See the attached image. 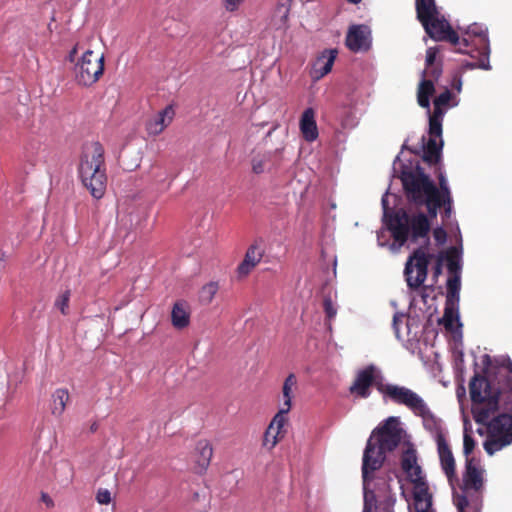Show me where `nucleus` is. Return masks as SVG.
Segmentation results:
<instances>
[{
    "label": "nucleus",
    "mask_w": 512,
    "mask_h": 512,
    "mask_svg": "<svg viewBox=\"0 0 512 512\" xmlns=\"http://www.w3.org/2000/svg\"><path fill=\"white\" fill-rule=\"evenodd\" d=\"M443 114H437L432 112L429 116V136L430 138H440L442 137V121Z\"/></svg>",
    "instance_id": "nucleus-30"
},
{
    "label": "nucleus",
    "mask_w": 512,
    "mask_h": 512,
    "mask_svg": "<svg viewBox=\"0 0 512 512\" xmlns=\"http://www.w3.org/2000/svg\"><path fill=\"white\" fill-rule=\"evenodd\" d=\"M398 319H399V318H398V316H397V315H394V317H393V325H394V327H396V326H397V324H398Z\"/></svg>",
    "instance_id": "nucleus-51"
},
{
    "label": "nucleus",
    "mask_w": 512,
    "mask_h": 512,
    "mask_svg": "<svg viewBox=\"0 0 512 512\" xmlns=\"http://www.w3.org/2000/svg\"><path fill=\"white\" fill-rule=\"evenodd\" d=\"M438 185L425 173L424 169L417 165L415 168L404 166L400 179L407 201L416 208H425L424 212L409 214L401 208L389 215L388 229L396 243L403 246L408 240L415 243L419 239H425L429 244L430 219L441 213L443 221H447L453 214V196L442 167L436 171ZM382 206L386 211L388 201L384 196ZM385 217H388L385 212ZM425 247H419L409 256L405 265V276L410 289H418L426 280L428 266L433 255L426 253Z\"/></svg>",
    "instance_id": "nucleus-1"
},
{
    "label": "nucleus",
    "mask_w": 512,
    "mask_h": 512,
    "mask_svg": "<svg viewBox=\"0 0 512 512\" xmlns=\"http://www.w3.org/2000/svg\"><path fill=\"white\" fill-rule=\"evenodd\" d=\"M289 411L290 410L286 408H279V411L275 414L268 426V435L272 434L274 431L278 432L279 435L281 434V430L287 422L286 414H288Z\"/></svg>",
    "instance_id": "nucleus-29"
},
{
    "label": "nucleus",
    "mask_w": 512,
    "mask_h": 512,
    "mask_svg": "<svg viewBox=\"0 0 512 512\" xmlns=\"http://www.w3.org/2000/svg\"><path fill=\"white\" fill-rule=\"evenodd\" d=\"M370 31L365 25H353L346 36V45L353 51L358 52L369 47Z\"/></svg>",
    "instance_id": "nucleus-14"
},
{
    "label": "nucleus",
    "mask_w": 512,
    "mask_h": 512,
    "mask_svg": "<svg viewBox=\"0 0 512 512\" xmlns=\"http://www.w3.org/2000/svg\"><path fill=\"white\" fill-rule=\"evenodd\" d=\"M443 259H444V255H443V253H440V255L438 256L436 263L433 267L434 281H437L438 277L442 274Z\"/></svg>",
    "instance_id": "nucleus-44"
},
{
    "label": "nucleus",
    "mask_w": 512,
    "mask_h": 512,
    "mask_svg": "<svg viewBox=\"0 0 512 512\" xmlns=\"http://www.w3.org/2000/svg\"><path fill=\"white\" fill-rule=\"evenodd\" d=\"M442 75V66L441 65H433L430 68H425L422 73L423 78L429 77L431 80L437 81Z\"/></svg>",
    "instance_id": "nucleus-38"
},
{
    "label": "nucleus",
    "mask_w": 512,
    "mask_h": 512,
    "mask_svg": "<svg viewBox=\"0 0 512 512\" xmlns=\"http://www.w3.org/2000/svg\"><path fill=\"white\" fill-rule=\"evenodd\" d=\"M291 1L292 0H287L288 4L282 3V4L278 5V7H277V11L282 12L281 19H282L283 23H286V21L288 19V15H289V11H290L289 6H290Z\"/></svg>",
    "instance_id": "nucleus-45"
},
{
    "label": "nucleus",
    "mask_w": 512,
    "mask_h": 512,
    "mask_svg": "<svg viewBox=\"0 0 512 512\" xmlns=\"http://www.w3.org/2000/svg\"><path fill=\"white\" fill-rule=\"evenodd\" d=\"M443 147V140L439 143L434 138H429L427 144L423 147V161L429 165H436L440 162Z\"/></svg>",
    "instance_id": "nucleus-21"
},
{
    "label": "nucleus",
    "mask_w": 512,
    "mask_h": 512,
    "mask_svg": "<svg viewBox=\"0 0 512 512\" xmlns=\"http://www.w3.org/2000/svg\"><path fill=\"white\" fill-rule=\"evenodd\" d=\"M70 295V290H65L57 297L55 301V307H57L63 315L68 313L67 310L69 307Z\"/></svg>",
    "instance_id": "nucleus-35"
},
{
    "label": "nucleus",
    "mask_w": 512,
    "mask_h": 512,
    "mask_svg": "<svg viewBox=\"0 0 512 512\" xmlns=\"http://www.w3.org/2000/svg\"><path fill=\"white\" fill-rule=\"evenodd\" d=\"M96 500L99 504L108 505L111 502V493L107 489H99Z\"/></svg>",
    "instance_id": "nucleus-42"
},
{
    "label": "nucleus",
    "mask_w": 512,
    "mask_h": 512,
    "mask_svg": "<svg viewBox=\"0 0 512 512\" xmlns=\"http://www.w3.org/2000/svg\"><path fill=\"white\" fill-rule=\"evenodd\" d=\"M152 177H153L154 181L157 183H163L166 180H169L168 184L166 186V189H168L170 187V185L173 181V178L170 177L168 172L159 165H154L152 167Z\"/></svg>",
    "instance_id": "nucleus-34"
},
{
    "label": "nucleus",
    "mask_w": 512,
    "mask_h": 512,
    "mask_svg": "<svg viewBox=\"0 0 512 512\" xmlns=\"http://www.w3.org/2000/svg\"><path fill=\"white\" fill-rule=\"evenodd\" d=\"M451 86L453 89L457 90L458 92L461 91V88H462V79L459 75H454L453 79H452V82H451Z\"/></svg>",
    "instance_id": "nucleus-47"
},
{
    "label": "nucleus",
    "mask_w": 512,
    "mask_h": 512,
    "mask_svg": "<svg viewBox=\"0 0 512 512\" xmlns=\"http://www.w3.org/2000/svg\"><path fill=\"white\" fill-rule=\"evenodd\" d=\"M279 127L278 123H275L273 127L267 132L266 137H270L272 133Z\"/></svg>",
    "instance_id": "nucleus-50"
},
{
    "label": "nucleus",
    "mask_w": 512,
    "mask_h": 512,
    "mask_svg": "<svg viewBox=\"0 0 512 512\" xmlns=\"http://www.w3.org/2000/svg\"><path fill=\"white\" fill-rule=\"evenodd\" d=\"M78 44H76L72 49L71 51L69 52L68 54V57H67V60L71 63H73L75 61V58H76V55H77V52H78Z\"/></svg>",
    "instance_id": "nucleus-49"
},
{
    "label": "nucleus",
    "mask_w": 512,
    "mask_h": 512,
    "mask_svg": "<svg viewBox=\"0 0 512 512\" xmlns=\"http://www.w3.org/2000/svg\"><path fill=\"white\" fill-rule=\"evenodd\" d=\"M433 237L438 245H443L447 240L446 230L439 226L433 230Z\"/></svg>",
    "instance_id": "nucleus-40"
},
{
    "label": "nucleus",
    "mask_w": 512,
    "mask_h": 512,
    "mask_svg": "<svg viewBox=\"0 0 512 512\" xmlns=\"http://www.w3.org/2000/svg\"><path fill=\"white\" fill-rule=\"evenodd\" d=\"M435 92L434 82L431 79L423 78L418 85L417 102L420 107L430 109V97Z\"/></svg>",
    "instance_id": "nucleus-22"
},
{
    "label": "nucleus",
    "mask_w": 512,
    "mask_h": 512,
    "mask_svg": "<svg viewBox=\"0 0 512 512\" xmlns=\"http://www.w3.org/2000/svg\"><path fill=\"white\" fill-rule=\"evenodd\" d=\"M457 306V302H445L444 314L441 319V323L447 330H452L454 327V322L459 318Z\"/></svg>",
    "instance_id": "nucleus-26"
},
{
    "label": "nucleus",
    "mask_w": 512,
    "mask_h": 512,
    "mask_svg": "<svg viewBox=\"0 0 512 512\" xmlns=\"http://www.w3.org/2000/svg\"><path fill=\"white\" fill-rule=\"evenodd\" d=\"M437 53H438V49L435 47H430L427 49L425 68H430L433 65H435Z\"/></svg>",
    "instance_id": "nucleus-43"
},
{
    "label": "nucleus",
    "mask_w": 512,
    "mask_h": 512,
    "mask_svg": "<svg viewBox=\"0 0 512 512\" xmlns=\"http://www.w3.org/2000/svg\"><path fill=\"white\" fill-rule=\"evenodd\" d=\"M483 491L484 470L474 458H466L460 492L453 494V501L458 512H481Z\"/></svg>",
    "instance_id": "nucleus-5"
},
{
    "label": "nucleus",
    "mask_w": 512,
    "mask_h": 512,
    "mask_svg": "<svg viewBox=\"0 0 512 512\" xmlns=\"http://www.w3.org/2000/svg\"><path fill=\"white\" fill-rule=\"evenodd\" d=\"M175 116V110L172 105H167L156 115L147 120L145 129L150 136L161 134L166 127L170 125Z\"/></svg>",
    "instance_id": "nucleus-12"
},
{
    "label": "nucleus",
    "mask_w": 512,
    "mask_h": 512,
    "mask_svg": "<svg viewBox=\"0 0 512 512\" xmlns=\"http://www.w3.org/2000/svg\"><path fill=\"white\" fill-rule=\"evenodd\" d=\"M437 449L441 467L449 482L452 483L453 479L456 477L455 459L445 437L441 433L437 435Z\"/></svg>",
    "instance_id": "nucleus-13"
},
{
    "label": "nucleus",
    "mask_w": 512,
    "mask_h": 512,
    "mask_svg": "<svg viewBox=\"0 0 512 512\" xmlns=\"http://www.w3.org/2000/svg\"><path fill=\"white\" fill-rule=\"evenodd\" d=\"M348 2L352 3V4H358L361 2V0H347Z\"/></svg>",
    "instance_id": "nucleus-52"
},
{
    "label": "nucleus",
    "mask_w": 512,
    "mask_h": 512,
    "mask_svg": "<svg viewBox=\"0 0 512 512\" xmlns=\"http://www.w3.org/2000/svg\"><path fill=\"white\" fill-rule=\"evenodd\" d=\"M462 37L468 38V47L470 46V43L474 40H476L477 44L480 46V49L478 50L479 57L477 61L467 62L464 65V67L468 69L479 68L483 70H490V48L487 31L484 30L480 25L474 23L467 28Z\"/></svg>",
    "instance_id": "nucleus-11"
},
{
    "label": "nucleus",
    "mask_w": 512,
    "mask_h": 512,
    "mask_svg": "<svg viewBox=\"0 0 512 512\" xmlns=\"http://www.w3.org/2000/svg\"><path fill=\"white\" fill-rule=\"evenodd\" d=\"M299 127L303 138L308 142H313L318 138V128L315 120V111L313 108H307L301 115Z\"/></svg>",
    "instance_id": "nucleus-18"
},
{
    "label": "nucleus",
    "mask_w": 512,
    "mask_h": 512,
    "mask_svg": "<svg viewBox=\"0 0 512 512\" xmlns=\"http://www.w3.org/2000/svg\"><path fill=\"white\" fill-rule=\"evenodd\" d=\"M104 73V54L86 50L76 64L75 74L78 84L91 86Z\"/></svg>",
    "instance_id": "nucleus-9"
},
{
    "label": "nucleus",
    "mask_w": 512,
    "mask_h": 512,
    "mask_svg": "<svg viewBox=\"0 0 512 512\" xmlns=\"http://www.w3.org/2000/svg\"><path fill=\"white\" fill-rule=\"evenodd\" d=\"M461 288L460 275L455 274L447 280V302H459V292Z\"/></svg>",
    "instance_id": "nucleus-28"
},
{
    "label": "nucleus",
    "mask_w": 512,
    "mask_h": 512,
    "mask_svg": "<svg viewBox=\"0 0 512 512\" xmlns=\"http://www.w3.org/2000/svg\"><path fill=\"white\" fill-rule=\"evenodd\" d=\"M475 445L476 443L473 437L465 433L463 439V452L467 458H469L468 456L473 452Z\"/></svg>",
    "instance_id": "nucleus-39"
},
{
    "label": "nucleus",
    "mask_w": 512,
    "mask_h": 512,
    "mask_svg": "<svg viewBox=\"0 0 512 512\" xmlns=\"http://www.w3.org/2000/svg\"><path fill=\"white\" fill-rule=\"evenodd\" d=\"M488 429V438L484 442V449L489 455L512 444V415L502 413L485 424Z\"/></svg>",
    "instance_id": "nucleus-8"
},
{
    "label": "nucleus",
    "mask_w": 512,
    "mask_h": 512,
    "mask_svg": "<svg viewBox=\"0 0 512 512\" xmlns=\"http://www.w3.org/2000/svg\"><path fill=\"white\" fill-rule=\"evenodd\" d=\"M379 393L382 394L385 401L390 400L394 404L404 405L409 410H411L414 415L421 417L426 429L432 430L436 427V417L431 412L423 398L413 390L405 386L380 385Z\"/></svg>",
    "instance_id": "nucleus-6"
},
{
    "label": "nucleus",
    "mask_w": 512,
    "mask_h": 512,
    "mask_svg": "<svg viewBox=\"0 0 512 512\" xmlns=\"http://www.w3.org/2000/svg\"><path fill=\"white\" fill-rule=\"evenodd\" d=\"M279 441V434L278 432H273L272 434L268 435V428L265 431L264 438H263V446L267 449L271 450L273 449L276 444Z\"/></svg>",
    "instance_id": "nucleus-37"
},
{
    "label": "nucleus",
    "mask_w": 512,
    "mask_h": 512,
    "mask_svg": "<svg viewBox=\"0 0 512 512\" xmlns=\"http://www.w3.org/2000/svg\"><path fill=\"white\" fill-rule=\"evenodd\" d=\"M53 406H52V414L56 416H60L63 414L66 408V404L68 403L70 396L67 389L59 388L57 389L53 395Z\"/></svg>",
    "instance_id": "nucleus-24"
},
{
    "label": "nucleus",
    "mask_w": 512,
    "mask_h": 512,
    "mask_svg": "<svg viewBox=\"0 0 512 512\" xmlns=\"http://www.w3.org/2000/svg\"><path fill=\"white\" fill-rule=\"evenodd\" d=\"M364 491V508L363 512H393L395 499L387 496L384 501L377 504L374 489H363Z\"/></svg>",
    "instance_id": "nucleus-16"
},
{
    "label": "nucleus",
    "mask_w": 512,
    "mask_h": 512,
    "mask_svg": "<svg viewBox=\"0 0 512 512\" xmlns=\"http://www.w3.org/2000/svg\"><path fill=\"white\" fill-rule=\"evenodd\" d=\"M497 395L499 397V406L501 405L507 411H512V369L504 388L498 391Z\"/></svg>",
    "instance_id": "nucleus-27"
},
{
    "label": "nucleus",
    "mask_w": 512,
    "mask_h": 512,
    "mask_svg": "<svg viewBox=\"0 0 512 512\" xmlns=\"http://www.w3.org/2000/svg\"><path fill=\"white\" fill-rule=\"evenodd\" d=\"M78 174L82 184L95 199H101L104 196L107 175L104 147L100 142L94 141L83 146Z\"/></svg>",
    "instance_id": "nucleus-4"
},
{
    "label": "nucleus",
    "mask_w": 512,
    "mask_h": 512,
    "mask_svg": "<svg viewBox=\"0 0 512 512\" xmlns=\"http://www.w3.org/2000/svg\"><path fill=\"white\" fill-rule=\"evenodd\" d=\"M445 258L449 272L453 273L454 275L459 274L461 266L459 263V255L457 249L455 247L449 248L445 253Z\"/></svg>",
    "instance_id": "nucleus-32"
},
{
    "label": "nucleus",
    "mask_w": 512,
    "mask_h": 512,
    "mask_svg": "<svg viewBox=\"0 0 512 512\" xmlns=\"http://www.w3.org/2000/svg\"><path fill=\"white\" fill-rule=\"evenodd\" d=\"M196 459H195V471L199 474L204 473L210 465L213 448L211 443L207 439H201L196 444Z\"/></svg>",
    "instance_id": "nucleus-17"
},
{
    "label": "nucleus",
    "mask_w": 512,
    "mask_h": 512,
    "mask_svg": "<svg viewBox=\"0 0 512 512\" xmlns=\"http://www.w3.org/2000/svg\"><path fill=\"white\" fill-rule=\"evenodd\" d=\"M402 429L396 417H389L375 428L369 437L362 458L363 489H373L376 471L383 466L386 453L392 452L401 442Z\"/></svg>",
    "instance_id": "nucleus-2"
},
{
    "label": "nucleus",
    "mask_w": 512,
    "mask_h": 512,
    "mask_svg": "<svg viewBox=\"0 0 512 512\" xmlns=\"http://www.w3.org/2000/svg\"><path fill=\"white\" fill-rule=\"evenodd\" d=\"M323 307H324V312L328 319L331 320L332 318H334L336 316L337 310L334 307L333 302L330 298L324 299Z\"/></svg>",
    "instance_id": "nucleus-41"
},
{
    "label": "nucleus",
    "mask_w": 512,
    "mask_h": 512,
    "mask_svg": "<svg viewBox=\"0 0 512 512\" xmlns=\"http://www.w3.org/2000/svg\"><path fill=\"white\" fill-rule=\"evenodd\" d=\"M452 99V93L449 89H445L444 92L440 93L434 99V110L433 112L437 114H445V107L449 105L450 100Z\"/></svg>",
    "instance_id": "nucleus-33"
},
{
    "label": "nucleus",
    "mask_w": 512,
    "mask_h": 512,
    "mask_svg": "<svg viewBox=\"0 0 512 512\" xmlns=\"http://www.w3.org/2000/svg\"><path fill=\"white\" fill-rule=\"evenodd\" d=\"M268 161L267 155L255 156L252 159V171L255 174H261L265 170L266 162Z\"/></svg>",
    "instance_id": "nucleus-36"
},
{
    "label": "nucleus",
    "mask_w": 512,
    "mask_h": 512,
    "mask_svg": "<svg viewBox=\"0 0 512 512\" xmlns=\"http://www.w3.org/2000/svg\"><path fill=\"white\" fill-rule=\"evenodd\" d=\"M263 251L258 244L250 245L245 253L244 259L237 267L239 277H246L260 263Z\"/></svg>",
    "instance_id": "nucleus-15"
},
{
    "label": "nucleus",
    "mask_w": 512,
    "mask_h": 512,
    "mask_svg": "<svg viewBox=\"0 0 512 512\" xmlns=\"http://www.w3.org/2000/svg\"><path fill=\"white\" fill-rule=\"evenodd\" d=\"M296 388H297V378H296L295 374L290 373L284 380V383L282 386L283 403L280 407L286 408L289 410L291 409L293 391Z\"/></svg>",
    "instance_id": "nucleus-23"
},
{
    "label": "nucleus",
    "mask_w": 512,
    "mask_h": 512,
    "mask_svg": "<svg viewBox=\"0 0 512 512\" xmlns=\"http://www.w3.org/2000/svg\"><path fill=\"white\" fill-rule=\"evenodd\" d=\"M171 322L176 329L186 328L190 323L189 306L185 301H177L171 311Z\"/></svg>",
    "instance_id": "nucleus-19"
},
{
    "label": "nucleus",
    "mask_w": 512,
    "mask_h": 512,
    "mask_svg": "<svg viewBox=\"0 0 512 512\" xmlns=\"http://www.w3.org/2000/svg\"><path fill=\"white\" fill-rule=\"evenodd\" d=\"M41 501L45 503L48 508H52L54 506V501L47 493H41Z\"/></svg>",
    "instance_id": "nucleus-48"
},
{
    "label": "nucleus",
    "mask_w": 512,
    "mask_h": 512,
    "mask_svg": "<svg viewBox=\"0 0 512 512\" xmlns=\"http://www.w3.org/2000/svg\"><path fill=\"white\" fill-rule=\"evenodd\" d=\"M219 290L218 282H209L199 291V300L203 304H210Z\"/></svg>",
    "instance_id": "nucleus-31"
},
{
    "label": "nucleus",
    "mask_w": 512,
    "mask_h": 512,
    "mask_svg": "<svg viewBox=\"0 0 512 512\" xmlns=\"http://www.w3.org/2000/svg\"><path fill=\"white\" fill-rule=\"evenodd\" d=\"M401 466L404 472H406L413 481L421 479V468L417 465L416 457L414 454H405L401 461Z\"/></svg>",
    "instance_id": "nucleus-25"
},
{
    "label": "nucleus",
    "mask_w": 512,
    "mask_h": 512,
    "mask_svg": "<svg viewBox=\"0 0 512 512\" xmlns=\"http://www.w3.org/2000/svg\"><path fill=\"white\" fill-rule=\"evenodd\" d=\"M469 391L476 423L486 424L499 408L497 392L493 393L488 379L478 373L471 379Z\"/></svg>",
    "instance_id": "nucleus-7"
},
{
    "label": "nucleus",
    "mask_w": 512,
    "mask_h": 512,
    "mask_svg": "<svg viewBox=\"0 0 512 512\" xmlns=\"http://www.w3.org/2000/svg\"><path fill=\"white\" fill-rule=\"evenodd\" d=\"M243 0H225V7L229 11H234L238 8Z\"/></svg>",
    "instance_id": "nucleus-46"
},
{
    "label": "nucleus",
    "mask_w": 512,
    "mask_h": 512,
    "mask_svg": "<svg viewBox=\"0 0 512 512\" xmlns=\"http://www.w3.org/2000/svg\"><path fill=\"white\" fill-rule=\"evenodd\" d=\"M336 50H325L314 64V73L317 79L328 74L336 58Z\"/></svg>",
    "instance_id": "nucleus-20"
},
{
    "label": "nucleus",
    "mask_w": 512,
    "mask_h": 512,
    "mask_svg": "<svg viewBox=\"0 0 512 512\" xmlns=\"http://www.w3.org/2000/svg\"><path fill=\"white\" fill-rule=\"evenodd\" d=\"M380 372L374 365H368L358 371L356 377L349 388V392L356 398L366 399L371 395V387L375 386L379 391L381 386H396L395 384H385L380 379Z\"/></svg>",
    "instance_id": "nucleus-10"
},
{
    "label": "nucleus",
    "mask_w": 512,
    "mask_h": 512,
    "mask_svg": "<svg viewBox=\"0 0 512 512\" xmlns=\"http://www.w3.org/2000/svg\"><path fill=\"white\" fill-rule=\"evenodd\" d=\"M416 15L425 32L436 41H447L452 44L459 53L468 51V38L459 37L450 23L440 13L436 0H415Z\"/></svg>",
    "instance_id": "nucleus-3"
}]
</instances>
